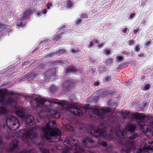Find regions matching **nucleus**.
Wrapping results in <instances>:
<instances>
[{
    "label": "nucleus",
    "mask_w": 153,
    "mask_h": 153,
    "mask_svg": "<svg viewBox=\"0 0 153 153\" xmlns=\"http://www.w3.org/2000/svg\"><path fill=\"white\" fill-rule=\"evenodd\" d=\"M57 100L55 99L53 101L49 100L50 103L49 105H45L46 102V100L41 97H36L31 100L30 104L32 108L34 109L37 107L41 108V111L43 112H46L49 113L51 116L55 118H59L60 116V113L57 110L51 109L50 105L52 104H57L62 106H65L67 105L66 108L72 114L79 116H82L83 114L81 109L78 108L77 106L75 105L70 103L68 104L65 101H62L61 102H57Z\"/></svg>",
    "instance_id": "obj_1"
},
{
    "label": "nucleus",
    "mask_w": 153,
    "mask_h": 153,
    "mask_svg": "<svg viewBox=\"0 0 153 153\" xmlns=\"http://www.w3.org/2000/svg\"><path fill=\"white\" fill-rule=\"evenodd\" d=\"M135 125H126L125 129L120 128L116 133V140L118 143L123 146V150L126 153H130L132 149H136L134 139L138 137L134 132L136 129Z\"/></svg>",
    "instance_id": "obj_2"
},
{
    "label": "nucleus",
    "mask_w": 153,
    "mask_h": 153,
    "mask_svg": "<svg viewBox=\"0 0 153 153\" xmlns=\"http://www.w3.org/2000/svg\"><path fill=\"white\" fill-rule=\"evenodd\" d=\"M40 132V128L35 126L29 129L26 133L24 134L22 139L25 141L30 143H33L39 146V148L42 153H49L45 148V145L42 142L39 143L37 140V133Z\"/></svg>",
    "instance_id": "obj_3"
},
{
    "label": "nucleus",
    "mask_w": 153,
    "mask_h": 153,
    "mask_svg": "<svg viewBox=\"0 0 153 153\" xmlns=\"http://www.w3.org/2000/svg\"><path fill=\"white\" fill-rule=\"evenodd\" d=\"M9 94H13V93L7 91L6 88L0 89V103L5 105H14L13 108L15 109L18 108L17 106V102L16 99L9 98L7 100H4V96H7Z\"/></svg>",
    "instance_id": "obj_4"
},
{
    "label": "nucleus",
    "mask_w": 153,
    "mask_h": 153,
    "mask_svg": "<svg viewBox=\"0 0 153 153\" xmlns=\"http://www.w3.org/2000/svg\"><path fill=\"white\" fill-rule=\"evenodd\" d=\"M50 125H46L45 127L43 128L42 131L44 132L46 138L49 139L51 137H61V132L60 130L57 128H54L50 127Z\"/></svg>",
    "instance_id": "obj_5"
},
{
    "label": "nucleus",
    "mask_w": 153,
    "mask_h": 153,
    "mask_svg": "<svg viewBox=\"0 0 153 153\" xmlns=\"http://www.w3.org/2000/svg\"><path fill=\"white\" fill-rule=\"evenodd\" d=\"M134 119L138 124L140 123H149V124H153V119L150 116H146L144 114L136 112L133 115Z\"/></svg>",
    "instance_id": "obj_6"
},
{
    "label": "nucleus",
    "mask_w": 153,
    "mask_h": 153,
    "mask_svg": "<svg viewBox=\"0 0 153 153\" xmlns=\"http://www.w3.org/2000/svg\"><path fill=\"white\" fill-rule=\"evenodd\" d=\"M93 125H89L88 128H89L88 132L90 131L91 133L94 134L95 137H105L106 135V132L105 129H103V127L105 126L104 125H99L97 126V128L94 129L92 126Z\"/></svg>",
    "instance_id": "obj_7"
},
{
    "label": "nucleus",
    "mask_w": 153,
    "mask_h": 153,
    "mask_svg": "<svg viewBox=\"0 0 153 153\" xmlns=\"http://www.w3.org/2000/svg\"><path fill=\"white\" fill-rule=\"evenodd\" d=\"M111 111V108L108 107L102 108L101 109L94 108L93 112L99 120L104 118V114Z\"/></svg>",
    "instance_id": "obj_8"
},
{
    "label": "nucleus",
    "mask_w": 153,
    "mask_h": 153,
    "mask_svg": "<svg viewBox=\"0 0 153 153\" xmlns=\"http://www.w3.org/2000/svg\"><path fill=\"white\" fill-rule=\"evenodd\" d=\"M71 149H74V153H80V152L83 151L84 150L81 148L79 146L77 143L73 144L70 147ZM62 153H70L69 150L67 149H64L62 151Z\"/></svg>",
    "instance_id": "obj_9"
},
{
    "label": "nucleus",
    "mask_w": 153,
    "mask_h": 153,
    "mask_svg": "<svg viewBox=\"0 0 153 153\" xmlns=\"http://www.w3.org/2000/svg\"><path fill=\"white\" fill-rule=\"evenodd\" d=\"M18 141L16 140H13L10 142L9 147L10 151L12 152L18 149Z\"/></svg>",
    "instance_id": "obj_10"
},
{
    "label": "nucleus",
    "mask_w": 153,
    "mask_h": 153,
    "mask_svg": "<svg viewBox=\"0 0 153 153\" xmlns=\"http://www.w3.org/2000/svg\"><path fill=\"white\" fill-rule=\"evenodd\" d=\"M8 123H10V124H16L17 123H18V124H20L19 123L18 119L13 116L7 117L6 124H7Z\"/></svg>",
    "instance_id": "obj_11"
},
{
    "label": "nucleus",
    "mask_w": 153,
    "mask_h": 153,
    "mask_svg": "<svg viewBox=\"0 0 153 153\" xmlns=\"http://www.w3.org/2000/svg\"><path fill=\"white\" fill-rule=\"evenodd\" d=\"M45 74L48 78H51L56 74L55 70L54 68H51L45 72Z\"/></svg>",
    "instance_id": "obj_12"
},
{
    "label": "nucleus",
    "mask_w": 153,
    "mask_h": 153,
    "mask_svg": "<svg viewBox=\"0 0 153 153\" xmlns=\"http://www.w3.org/2000/svg\"><path fill=\"white\" fill-rule=\"evenodd\" d=\"M82 141L83 144V146L85 147H89V146H88V144L89 143H91L93 141L91 138L85 136L83 137Z\"/></svg>",
    "instance_id": "obj_13"
},
{
    "label": "nucleus",
    "mask_w": 153,
    "mask_h": 153,
    "mask_svg": "<svg viewBox=\"0 0 153 153\" xmlns=\"http://www.w3.org/2000/svg\"><path fill=\"white\" fill-rule=\"evenodd\" d=\"M140 127H142L143 131L146 134H148L151 131V127L152 125H139Z\"/></svg>",
    "instance_id": "obj_14"
},
{
    "label": "nucleus",
    "mask_w": 153,
    "mask_h": 153,
    "mask_svg": "<svg viewBox=\"0 0 153 153\" xmlns=\"http://www.w3.org/2000/svg\"><path fill=\"white\" fill-rule=\"evenodd\" d=\"M71 83L70 81L69 80H67L65 81V83L63 85V89L64 91H67L71 88Z\"/></svg>",
    "instance_id": "obj_15"
},
{
    "label": "nucleus",
    "mask_w": 153,
    "mask_h": 153,
    "mask_svg": "<svg viewBox=\"0 0 153 153\" xmlns=\"http://www.w3.org/2000/svg\"><path fill=\"white\" fill-rule=\"evenodd\" d=\"M77 71L76 67L74 66H70L68 65V67L66 69L65 73L67 74L71 73L76 72Z\"/></svg>",
    "instance_id": "obj_16"
},
{
    "label": "nucleus",
    "mask_w": 153,
    "mask_h": 153,
    "mask_svg": "<svg viewBox=\"0 0 153 153\" xmlns=\"http://www.w3.org/2000/svg\"><path fill=\"white\" fill-rule=\"evenodd\" d=\"M16 113L19 117L22 118H24L26 116L25 112L22 109L17 110L16 111Z\"/></svg>",
    "instance_id": "obj_17"
},
{
    "label": "nucleus",
    "mask_w": 153,
    "mask_h": 153,
    "mask_svg": "<svg viewBox=\"0 0 153 153\" xmlns=\"http://www.w3.org/2000/svg\"><path fill=\"white\" fill-rule=\"evenodd\" d=\"M24 119L26 123V124L32 123L34 120L33 117L31 115L25 116Z\"/></svg>",
    "instance_id": "obj_18"
},
{
    "label": "nucleus",
    "mask_w": 153,
    "mask_h": 153,
    "mask_svg": "<svg viewBox=\"0 0 153 153\" xmlns=\"http://www.w3.org/2000/svg\"><path fill=\"white\" fill-rule=\"evenodd\" d=\"M3 127L6 126L10 130L15 131L19 127L20 125H2Z\"/></svg>",
    "instance_id": "obj_19"
},
{
    "label": "nucleus",
    "mask_w": 153,
    "mask_h": 153,
    "mask_svg": "<svg viewBox=\"0 0 153 153\" xmlns=\"http://www.w3.org/2000/svg\"><path fill=\"white\" fill-rule=\"evenodd\" d=\"M74 4L73 0H66V5L67 8L68 9L71 8Z\"/></svg>",
    "instance_id": "obj_20"
},
{
    "label": "nucleus",
    "mask_w": 153,
    "mask_h": 153,
    "mask_svg": "<svg viewBox=\"0 0 153 153\" xmlns=\"http://www.w3.org/2000/svg\"><path fill=\"white\" fill-rule=\"evenodd\" d=\"M98 70L99 73L102 74L106 71V68L103 66L101 65L99 67Z\"/></svg>",
    "instance_id": "obj_21"
},
{
    "label": "nucleus",
    "mask_w": 153,
    "mask_h": 153,
    "mask_svg": "<svg viewBox=\"0 0 153 153\" xmlns=\"http://www.w3.org/2000/svg\"><path fill=\"white\" fill-rule=\"evenodd\" d=\"M6 109L4 107L0 106V115H2L7 113Z\"/></svg>",
    "instance_id": "obj_22"
},
{
    "label": "nucleus",
    "mask_w": 153,
    "mask_h": 153,
    "mask_svg": "<svg viewBox=\"0 0 153 153\" xmlns=\"http://www.w3.org/2000/svg\"><path fill=\"white\" fill-rule=\"evenodd\" d=\"M88 14L87 13H81L80 18L81 19H86L88 18Z\"/></svg>",
    "instance_id": "obj_23"
},
{
    "label": "nucleus",
    "mask_w": 153,
    "mask_h": 153,
    "mask_svg": "<svg viewBox=\"0 0 153 153\" xmlns=\"http://www.w3.org/2000/svg\"><path fill=\"white\" fill-rule=\"evenodd\" d=\"M127 66L126 63H123L119 65L118 68L119 69H121L125 68Z\"/></svg>",
    "instance_id": "obj_24"
},
{
    "label": "nucleus",
    "mask_w": 153,
    "mask_h": 153,
    "mask_svg": "<svg viewBox=\"0 0 153 153\" xmlns=\"http://www.w3.org/2000/svg\"><path fill=\"white\" fill-rule=\"evenodd\" d=\"M30 16V13L28 11L26 10L25 11L23 17V19H25L28 17Z\"/></svg>",
    "instance_id": "obj_25"
},
{
    "label": "nucleus",
    "mask_w": 153,
    "mask_h": 153,
    "mask_svg": "<svg viewBox=\"0 0 153 153\" xmlns=\"http://www.w3.org/2000/svg\"><path fill=\"white\" fill-rule=\"evenodd\" d=\"M66 140L68 141V142H67V143H69L71 142H75L74 140L71 137H67L66 138Z\"/></svg>",
    "instance_id": "obj_26"
},
{
    "label": "nucleus",
    "mask_w": 153,
    "mask_h": 153,
    "mask_svg": "<svg viewBox=\"0 0 153 153\" xmlns=\"http://www.w3.org/2000/svg\"><path fill=\"white\" fill-rule=\"evenodd\" d=\"M111 76H108L104 79V82L106 83L110 81L111 80Z\"/></svg>",
    "instance_id": "obj_27"
},
{
    "label": "nucleus",
    "mask_w": 153,
    "mask_h": 153,
    "mask_svg": "<svg viewBox=\"0 0 153 153\" xmlns=\"http://www.w3.org/2000/svg\"><path fill=\"white\" fill-rule=\"evenodd\" d=\"M61 34L56 35L53 38V40H59L61 38Z\"/></svg>",
    "instance_id": "obj_28"
},
{
    "label": "nucleus",
    "mask_w": 153,
    "mask_h": 153,
    "mask_svg": "<svg viewBox=\"0 0 153 153\" xmlns=\"http://www.w3.org/2000/svg\"><path fill=\"white\" fill-rule=\"evenodd\" d=\"M134 51L135 52H140V46L138 45H136L134 47Z\"/></svg>",
    "instance_id": "obj_29"
},
{
    "label": "nucleus",
    "mask_w": 153,
    "mask_h": 153,
    "mask_svg": "<svg viewBox=\"0 0 153 153\" xmlns=\"http://www.w3.org/2000/svg\"><path fill=\"white\" fill-rule=\"evenodd\" d=\"M65 51V50L64 49H61L58 50L56 52V54H62L64 53Z\"/></svg>",
    "instance_id": "obj_30"
},
{
    "label": "nucleus",
    "mask_w": 153,
    "mask_h": 153,
    "mask_svg": "<svg viewBox=\"0 0 153 153\" xmlns=\"http://www.w3.org/2000/svg\"><path fill=\"white\" fill-rule=\"evenodd\" d=\"M117 60L119 62H121L123 59V57L121 56H119L117 57Z\"/></svg>",
    "instance_id": "obj_31"
},
{
    "label": "nucleus",
    "mask_w": 153,
    "mask_h": 153,
    "mask_svg": "<svg viewBox=\"0 0 153 153\" xmlns=\"http://www.w3.org/2000/svg\"><path fill=\"white\" fill-rule=\"evenodd\" d=\"M56 88L53 85H52L50 87V90L52 92H53L56 90Z\"/></svg>",
    "instance_id": "obj_32"
},
{
    "label": "nucleus",
    "mask_w": 153,
    "mask_h": 153,
    "mask_svg": "<svg viewBox=\"0 0 153 153\" xmlns=\"http://www.w3.org/2000/svg\"><path fill=\"white\" fill-rule=\"evenodd\" d=\"M100 145H102L103 147H106L107 146V143L104 141L100 142Z\"/></svg>",
    "instance_id": "obj_33"
},
{
    "label": "nucleus",
    "mask_w": 153,
    "mask_h": 153,
    "mask_svg": "<svg viewBox=\"0 0 153 153\" xmlns=\"http://www.w3.org/2000/svg\"><path fill=\"white\" fill-rule=\"evenodd\" d=\"M128 45L131 46L132 45H133L134 43V39H130L128 41Z\"/></svg>",
    "instance_id": "obj_34"
},
{
    "label": "nucleus",
    "mask_w": 153,
    "mask_h": 153,
    "mask_svg": "<svg viewBox=\"0 0 153 153\" xmlns=\"http://www.w3.org/2000/svg\"><path fill=\"white\" fill-rule=\"evenodd\" d=\"M152 42V41L151 39H149V41L147 42H145V45L146 46H148L150 44H151Z\"/></svg>",
    "instance_id": "obj_35"
},
{
    "label": "nucleus",
    "mask_w": 153,
    "mask_h": 153,
    "mask_svg": "<svg viewBox=\"0 0 153 153\" xmlns=\"http://www.w3.org/2000/svg\"><path fill=\"white\" fill-rule=\"evenodd\" d=\"M79 51V49L78 48H73L71 50V52L72 53H75Z\"/></svg>",
    "instance_id": "obj_36"
},
{
    "label": "nucleus",
    "mask_w": 153,
    "mask_h": 153,
    "mask_svg": "<svg viewBox=\"0 0 153 153\" xmlns=\"http://www.w3.org/2000/svg\"><path fill=\"white\" fill-rule=\"evenodd\" d=\"M30 150H24L19 153H30Z\"/></svg>",
    "instance_id": "obj_37"
},
{
    "label": "nucleus",
    "mask_w": 153,
    "mask_h": 153,
    "mask_svg": "<svg viewBox=\"0 0 153 153\" xmlns=\"http://www.w3.org/2000/svg\"><path fill=\"white\" fill-rule=\"evenodd\" d=\"M110 50L108 49H106L105 50V55L109 54L110 53Z\"/></svg>",
    "instance_id": "obj_38"
},
{
    "label": "nucleus",
    "mask_w": 153,
    "mask_h": 153,
    "mask_svg": "<svg viewBox=\"0 0 153 153\" xmlns=\"http://www.w3.org/2000/svg\"><path fill=\"white\" fill-rule=\"evenodd\" d=\"M113 61V59L112 58H110L107 60L106 62L108 63V64H109L110 63H112Z\"/></svg>",
    "instance_id": "obj_39"
},
{
    "label": "nucleus",
    "mask_w": 153,
    "mask_h": 153,
    "mask_svg": "<svg viewBox=\"0 0 153 153\" xmlns=\"http://www.w3.org/2000/svg\"><path fill=\"white\" fill-rule=\"evenodd\" d=\"M93 42H94V41L92 40L89 43L88 46L89 48L92 47L93 46Z\"/></svg>",
    "instance_id": "obj_40"
},
{
    "label": "nucleus",
    "mask_w": 153,
    "mask_h": 153,
    "mask_svg": "<svg viewBox=\"0 0 153 153\" xmlns=\"http://www.w3.org/2000/svg\"><path fill=\"white\" fill-rule=\"evenodd\" d=\"M32 75L30 73H28L27 74L26 76V78L27 79H29L31 77Z\"/></svg>",
    "instance_id": "obj_41"
},
{
    "label": "nucleus",
    "mask_w": 153,
    "mask_h": 153,
    "mask_svg": "<svg viewBox=\"0 0 153 153\" xmlns=\"http://www.w3.org/2000/svg\"><path fill=\"white\" fill-rule=\"evenodd\" d=\"M52 6V4L51 3H48L47 5V8L49 9L50 7Z\"/></svg>",
    "instance_id": "obj_42"
},
{
    "label": "nucleus",
    "mask_w": 153,
    "mask_h": 153,
    "mask_svg": "<svg viewBox=\"0 0 153 153\" xmlns=\"http://www.w3.org/2000/svg\"><path fill=\"white\" fill-rule=\"evenodd\" d=\"M133 32L135 33V34H136L137 32H138L139 33V28H137L136 30H133Z\"/></svg>",
    "instance_id": "obj_43"
},
{
    "label": "nucleus",
    "mask_w": 153,
    "mask_h": 153,
    "mask_svg": "<svg viewBox=\"0 0 153 153\" xmlns=\"http://www.w3.org/2000/svg\"><path fill=\"white\" fill-rule=\"evenodd\" d=\"M149 85L148 84H147L145 85L144 88L146 90H148L149 88Z\"/></svg>",
    "instance_id": "obj_44"
},
{
    "label": "nucleus",
    "mask_w": 153,
    "mask_h": 153,
    "mask_svg": "<svg viewBox=\"0 0 153 153\" xmlns=\"http://www.w3.org/2000/svg\"><path fill=\"white\" fill-rule=\"evenodd\" d=\"M142 152V150L140 148H137V150L136 151V152L137 153H141Z\"/></svg>",
    "instance_id": "obj_45"
},
{
    "label": "nucleus",
    "mask_w": 153,
    "mask_h": 153,
    "mask_svg": "<svg viewBox=\"0 0 153 153\" xmlns=\"http://www.w3.org/2000/svg\"><path fill=\"white\" fill-rule=\"evenodd\" d=\"M127 30V28H125L123 29L122 32L124 33H126Z\"/></svg>",
    "instance_id": "obj_46"
},
{
    "label": "nucleus",
    "mask_w": 153,
    "mask_h": 153,
    "mask_svg": "<svg viewBox=\"0 0 153 153\" xmlns=\"http://www.w3.org/2000/svg\"><path fill=\"white\" fill-rule=\"evenodd\" d=\"M81 21V20L80 19H78L76 22V24L78 25L79 24Z\"/></svg>",
    "instance_id": "obj_47"
},
{
    "label": "nucleus",
    "mask_w": 153,
    "mask_h": 153,
    "mask_svg": "<svg viewBox=\"0 0 153 153\" xmlns=\"http://www.w3.org/2000/svg\"><path fill=\"white\" fill-rule=\"evenodd\" d=\"M147 149L148 150L152 151L153 150V148L151 147L150 146H149L147 147Z\"/></svg>",
    "instance_id": "obj_48"
},
{
    "label": "nucleus",
    "mask_w": 153,
    "mask_h": 153,
    "mask_svg": "<svg viewBox=\"0 0 153 153\" xmlns=\"http://www.w3.org/2000/svg\"><path fill=\"white\" fill-rule=\"evenodd\" d=\"M47 12V10L46 9H44L43 11L42 12V13L44 14H45Z\"/></svg>",
    "instance_id": "obj_49"
},
{
    "label": "nucleus",
    "mask_w": 153,
    "mask_h": 153,
    "mask_svg": "<svg viewBox=\"0 0 153 153\" xmlns=\"http://www.w3.org/2000/svg\"><path fill=\"white\" fill-rule=\"evenodd\" d=\"M65 28V26L64 25L62 26L61 28L59 29L60 31H63L64 30V29Z\"/></svg>",
    "instance_id": "obj_50"
},
{
    "label": "nucleus",
    "mask_w": 153,
    "mask_h": 153,
    "mask_svg": "<svg viewBox=\"0 0 153 153\" xmlns=\"http://www.w3.org/2000/svg\"><path fill=\"white\" fill-rule=\"evenodd\" d=\"M135 15V14L134 13H132L130 15V17L131 18H133Z\"/></svg>",
    "instance_id": "obj_51"
},
{
    "label": "nucleus",
    "mask_w": 153,
    "mask_h": 153,
    "mask_svg": "<svg viewBox=\"0 0 153 153\" xmlns=\"http://www.w3.org/2000/svg\"><path fill=\"white\" fill-rule=\"evenodd\" d=\"M137 56L140 57H143L144 56V54L143 53L140 54L138 55Z\"/></svg>",
    "instance_id": "obj_52"
},
{
    "label": "nucleus",
    "mask_w": 153,
    "mask_h": 153,
    "mask_svg": "<svg viewBox=\"0 0 153 153\" xmlns=\"http://www.w3.org/2000/svg\"><path fill=\"white\" fill-rule=\"evenodd\" d=\"M103 44L102 43H101L98 45V47L99 48H100L103 46Z\"/></svg>",
    "instance_id": "obj_53"
},
{
    "label": "nucleus",
    "mask_w": 153,
    "mask_h": 153,
    "mask_svg": "<svg viewBox=\"0 0 153 153\" xmlns=\"http://www.w3.org/2000/svg\"><path fill=\"white\" fill-rule=\"evenodd\" d=\"M145 78V76H144V75L142 76L141 77V80H143V79H144Z\"/></svg>",
    "instance_id": "obj_54"
},
{
    "label": "nucleus",
    "mask_w": 153,
    "mask_h": 153,
    "mask_svg": "<svg viewBox=\"0 0 153 153\" xmlns=\"http://www.w3.org/2000/svg\"><path fill=\"white\" fill-rule=\"evenodd\" d=\"M99 84V83L98 82H97L94 83V85H98Z\"/></svg>",
    "instance_id": "obj_55"
},
{
    "label": "nucleus",
    "mask_w": 153,
    "mask_h": 153,
    "mask_svg": "<svg viewBox=\"0 0 153 153\" xmlns=\"http://www.w3.org/2000/svg\"><path fill=\"white\" fill-rule=\"evenodd\" d=\"M94 42H94L95 43H97L98 42V40L97 39H95V40H94Z\"/></svg>",
    "instance_id": "obj_56"
},
{
    "label": "nucleus",
    "mask_w": 153,
    "mask_h": 153,
    "mask_svg": "<svg viewBox=\"0 0 153 153\" xmlns=\"http://www.w3.org/2000/svg\"><path fill=\"white\" fill-rule=\"evenodd\" d=\"M48 41H49V40H46L47 43H48ZM42 43L45 42H46V41H45V40H44V41H42Z\"/></svg>",
    "instance_id": "obj_57"
},
{
    "label": "nucleus",
    "mask_w": 153,
    "mask_h": 153,
    "mask_svg": "<svg viewBox=\"0 0 153 153\" xmlns=\"http://www.w3.org/2000/svg\"><path fill=\"white\" fill-rule=\"evenodd\" d=\"M130 85V83L129 82H126V85Z\"/></svg>",
    "instance_id": "obj_58"
},
{
    "label": "nucleus",
    "mask_w": 153,
    "mask_h": 153,
    "mask_svg": "<svg viewBox=\"0 0 153 153\" xmlns=\"http://www.w3.org/2000/svg\"><path fill=\"white\" fill-rule=\"evenodd\" d=\"M52 124H56V122L55 121H53L52 122Z\"/></svg>",
    "instance_id": "obj_59"
},
{
    "label": "nucleus",
    "mask_w": 153,
    "mask_h": 153,
    "mask_svg": "<svg viewBox=\"0 0 153 153\" xmlns=\"http://www.w3.org/2000/svg\"><path fill=\"white\" fill-rule=\"evenodd\" d=\"M1 136L0 135V145H1V143H2L1 141Z\"/></svg>",
    "instance_id": "obj_60"
},
{
    "label": "nucleus",
    "mask_w": 153,
    "mask_h": 153,
    "mask_svg": "<svg viewBox=\"0 0 153 153\" xmlns=\"http://www.w3.org/2000/svg\"><path fill=\"white\" fill-rule=\"evenodd\" d=\"M114 91H111L110 92L109 94H113Z\"/></svg>",
    "instance_id": "obj_61"
},
{
    "label": "nucleus",
    "mask_w": 153,
    "mask_h": 153,
    "mask_svg": "<svg viewBox=\"0 0 153 153\" xmlns=\"http://www.w3.org/2000/svg\"><path fill=\"white\" fill-rule=\"evenodd\" d=\"M28 64V62H25L24 63V65H27Z\"/></svg>",
    "instance_id": "obj_62"
},
{
    "label": "nucleus",
    "mask_w": 153,
    "mask_h": 153,
    "mask_svg": "<svg viewBox=\"0 0 153 153\" xmlns=\"http://www.w3.org/2000/svg\"><path fill=\"white\" fill-rule=\"evenodd\" d=\"M42 13V12H38V13H37V15L38 16H39L40 15H41V13Z\"/></svg>",
    "instance_id": "obj_63"
},
{
    "label": "nucleus",
    "mask_w": 153,
    "mask_h": 153,
    "mask_svg": "<svg viewBox=\"0 0 153 153\" xmlns=\"http://www.w3.org/2000/svg\"><path fill=\"white\" fill-rule=\"evenodd\" d=\"M53 54H54V53H50V54L48 55V56H51V55H53Z\"/></svg>",
    "instance_id": "obj_64"
}]
</instances>
